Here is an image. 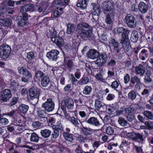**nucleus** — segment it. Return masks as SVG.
<instances>
[{"instance_id": "obj_48", "label": "nucleus", "mask_w": 153, "mask_h": 153, "mask_svg": "<svg viewBox=\"0 0 153 153\" xmlns=\"http://www.w3.org/2000/svg\"><path fill=\"white\" fill-rule=\"evenodd\" d=\"M27 59L29 60H31L35 57V55L33 52H30L27 54Z\"/></svg>"}, {"instance_id": "obj_14", "label": "nucleus", "mask_w": 153, "mask_h": 153, "mask_svg": "<svg viewBox=\"0 0 153 153\" xmlns=\"http://www.w3.org/2000/svg\"><path fill=\"white\" fill-rule=\"evenodd\" d=\"M100 53L95 49H90L87 54L88 58L94 59H97L99 56Z\"/></svg>"}, {"instance_id": "obj_21", "label": "nucleus", "mask_w": 153, "mask_h": 153, "mask_svg": "<svg viewBox=\"0 0 153 153\" xmlns=\"http://www.w3.org/2000/svg\"><path fill=\"white\" fill-rule=\"evenodd\" d=\"M89 0H78L76 4L77 7H80L82 9L86 8L87 3Z\"/></svg>"}, {"instance_id": "obj_28", "label": "nucleus", "mask_w": 153, "mask_h": 153, "mask_svg": "<svg viewBox=\"0 0 153 153\" xmlns=\"http://www.w3.org/2000/svg\"><path fill=\"white\" fill-rule=\"evenodd\" d=\"M131 82L132 84L134 85L136 83V84L138 85H140L142 84L140 81V78H139L136 75H134L132 77L131 79Z\"/></svg>"}, {"instance_id": "obj_58", "label": "nucleus", "mask_w": 153, "mask_h": 153, "mask_svg": "<svg viewBox=\"0 0 153 153\" xmlns=\"http://www.w3.org/2000/svg\"><path fill=\"white\" fill-rule=\"evenodd\" d=\"M25 125L24 124H19L17 126V128L18 130L19 131H22L24 129V126H25Z\"/></svg>"}, {"instance_id": "obj_37", "label": "nucleus", "mask_w": 153, "mask_h": 153, "mask_svg": "<svg viewBox=\"0 0 153 153\" xmlns=\"http://www.w3.org/2000/svg\"><path fill=\"white\" fill-rule=\"evenodd\" d=\"M92 89L90 87L88 86H86L83 91V93L85 95H89L91 92Z\"/></svg>"}, {"instance_id": "obj_46", "label": "nucleus", "mask_w": 153, "mask_h": 153, "mask_svg": "<svg viewBox=\"0 0 153 153\" xmlns=\"http://www.w3.org/2000/svg\"><path fill=\"white\" fill-rule=\"evenodd\" d=\"M8 123V120L5 118H1L0 119V123L2 125H7Z\"/></svg>"}, {"instance_id": "obj_3", "label": "nucleus", "mask_w": 153, "mask_h": 153, "mask_svg": "<svg viewBox=\"0 0 153 153\" xmlns=\"http://www.w3.org/2000/svg\"><path fill=\"white\" fill-rule=\"evenodd\" d=\"M11 49L8 45L3 44L0 46V57L5 59L8 58L10 53Z\"/></svg>"}, {"instance_id": "obj_61", "label": "nucleus", "mask_w": 153, "mask_h": 153, "mask_svg": "<svg viewBox=\"0 0 153 153\" xmlns=\"http://www.w3.org/2000/svg\"><path fill=\"white\" fill-rule=\"evenodd\" d=\"M135 140H137L138 139H139L140 140L142 141H143V137L142 135L140 134L139 133H136L135 134Z\"/></svg>"}, {"instance_id": "obj_16", "label": "nucleus", "mask_w": 153, "mask_h": 153, "mask_svg": "<svg viewBox=\"0 0 153 153\" xmlns=\"http://www.w3.org/2000/svg\"><path fill=\"white\" fill-rule=\"evenodd\" d=\"M109 44L110 47L113 48L116 53H119V48L118 42L114 39H112L109 41Z\"/></svg>"}, {"instance_id": "obj_17", "label": "nucleus", "mask_w": 153, "mask_h": 153, "mask_svg": "<svg viewBox=\"0 0 153 153\" xmlns=\"http://www.w3.org/2000/svg\"><path fill=\"white\" fill-rule=\"evenodd\" d=\"M85 122L89 124L94 125L96 127L100 126L101 125L98 120L96 117H90L88 120H86Z\"/></svg>"}, {"instance_id": "obj_33", "label": "nucleus", "mask_w": 153, "mask_h": 153, "mask_svg": "<svg viewBox=\"0 0 153 153\" xmlns=\"http://www.w3.org/2000/svg\"><path fill=\"white\" fill-rule=\"evenodd\" d=\"M105 105L101 102L100 101L96 100L95 102V108L96 110H99L101 108H105Z\"/></svg>"}, {"instance_id": "obj_38", "label": "nucleus", "mask_w": 153, "mask_h": 153, "mask_svg": "<svg viewBox=\"0 0 153 153\" xmlns=\"http://www.w3.org/2000/svg\"><path fill=\"white\" fill-rule=\"evenodd\" d=\"M136 94L133 90L131 91L128 94V98L132 100H134L136 98Z\"/></svg>"}, {"instance_id": "obj_2", "label": "nucleus", "mask_w": 153, "mask_h": 153, "mask_svg": "<svg viewBox=\"0 0 153 153\" xmlns=\"http://www.w3.org/2000/svg\"><path fill=\"white\" fill-rule=\"evenodd\" d=\"M130 32L128 29L125 28L122 34L120 40V42L124 45L123 46V49L126 51H128L131 48L129 44H125L128 39V35Z\"/></svg>"}, {"instance_id": "obj_23", "label": "nucleus", "mask_w": 153, "mask_h": 153, "mask_svg": "<svg viewBox=\"0 0 153 153\" xmlns=\"http://www.w3.org/2000/svg\"><path fill=\"white\" fill-rule=\"evenodd\" d=\"M149 55V51L145 49H143L140 53V58L142 60H145Z\"/></svg>"}, {"instance_id": "obj_52", "label": "nucleus", "mask_w": 153, "mask_h": 153, "mask_svg": "<svg viewBox=\"0 0 153 153\" xmlns=\"http://www.w3.org/2000/svg\"><path fill=\"white\" fill-rule=\"evenodd\" d=\"M135 134L136 133L133 132L129 133L126 135L128 137L131 138L133 140H135Z\"/></svg>"}, {"instance_id": "obj_50", "label": "nucleus", "mask_w": 153, "mask_h": 153, "mask_svg": "<svg viewBox=\"0 0 153 153\" xmlns=\"http://www.w3.org/2000/svg\"><path fill=\"white\" fill-rule=\"evenodd\" d=\"M119 85V83L117 80H115L112 82L111 87L112 88L116 89L118 88Z\"/></svg>"}, {"instance_id": "obj_13", "label": "nucleus", "mask_w": 153, "mask_h": 153, "mask_svg": "<svg viewBox=\"0 0 153 153\" xmlns=\"http://www.w3.org/2000/svg\"><path fill=\"white\" fill-rule=\"evenodd\" d=\"M59 54V52L58 50L53 49L47 53L46 56L50 59L53 61H56L58 59V55Z\"/></svg>"}, {"instance_id": "obj_60", "label": "nucleus", "mask_w": 153, "mask_h": 153, "mask_svg": "<svg viewBox=\"0 0 153 153\" xmlns=\"http://www.w3.org/2000/svg\"><path fill=\"white\" fill-rule=\"evenodd\" d=\"M18 100L17 97H13L12 99L11 102L10 104V105L12 106L15 105L17 103Z\"/></svg>"}, {"instance_id": "obj_47", "label": "nucleus", "mask_w": 153, "mask_h": 153, "mask_svg": "<svg viewBox=\"0 0 153 153\" xmlns=\"http://www.w3.org/2000/svg\"><path fill=\"white\" fill-rule=\"evenodd\" d=\"M91 5L93 7V9L94 12H99L100 10L99 9V6L98 4H96L94 3H92Z\"/></svg>"}, {"instance_id": "obj_5", "label": "nucleus", "mask_w": 153, "mask_h": 153, "mask_svg": "<svg viewBox=\"0 0 153 153\" xmlns=\"http://www.w3.org/2000/svg\"><path fill=\"white\" fill-rule=\"evenodd\" d=\"M102 8L104 13L106 14H111L114 11L113 6L109 1L103 2L102 5Z\"/></svg>"}, {"instance_id": "obj_12", "label": "nucleus", "mask_w": 153, "mask_h": 153, "mask_svg": "<svg viewBox=\"0 0 153 153\" xmlns=\"http://www.w3.org/2000/svg\"><path fill=\"white\" fill-rule=\"evenodd\" d=\"M51 40L59 47H62L64 44L62 39L61 37L56 36L54 33L51 36Z\"/></svg>"}, {"instance_id": "obj_27", "label": "nucleus", "mask_w": 153, "mask_h": 153, "mask_svg": "<svg viewBox=\"0 0 153 153\" xmlns=\"http://www.w3.org/2000/svg\"><path fill=\"white\" fill-rule=\"evenodd\" d=\"M74 25L71 23H68L67 25L66 33L68 34H71L73 33L75 30Z\"/></svg>"}, {"instance_id": "obj_57", "label": "nucleus", "mask_w": 153, "mask_h": 153, "mask_svg": "<svg viewBox=\"0 0 153 153\" xmlns=\"http://www.w3.org/2000/svg\"><path fill=\"white\" fill-rule=\"evenodd\" d=\"M130 79V77L129 75L127 74L124 76V82L125 84L128 83Z\"/></svg>"}, {"instance_id": "obj_39", "label": "nucleus", "mask_w": 153, "mask_h": 153, "mask_svg": "<svg viewBox=\"0 0 153 153\" xmlns=\"http://www.w3.org/2000/svg\"><path fill=\"white\" fill-rule=\"evenodd\" d=\"M143 114L148 119L150 120H153V115L150 111H146L143 113Z\"/></svg>"}, {"instance_id": "obj_40", "label": "nucleus", "mask_w": 153, "mask_h": 153, "mask_svg": "<svg viewBox=\"0 0 153 153\" xmlns=\"http://www.w3.org/2000/svg\"><path fill=\"white\" fill-rule=\"evenodd\" d=\"M78 140L80 143H84L87 140V138L82 135H79L77 137Z\"/></svg>"}, {"instance_id": "obj_36", "label": "nucleus", "mask_w": 153, "mask_h": 153, "mask_svg": "<svg viewBox=\"0 0 153 153\" xmlns=\"http://www.w3.org/2000/svg\"><path fill=\"white\" fill-rule=\"evenodd\" d=\"M118 122L120 125L123 126H128L129 125L127 121L122 117L119 118L118 120Z\"/></svg>"}, {"instance_id": "obj_24", "label": "nucleus", "mask_w": 153, "mask_h": 153, "mask_svg": "<svg viewBox=\"0 0 153 153\" xmlns=\"http://www.w3.org/2000/svg\"><path fill=\"white\" fill-rule=\"evenodd\" d=\"M130 39L131 41L133 42H136L137 41L138 39V35L137 31L133 30L132 31Z\"/></svg>"}, {"instance_id": "obj_1", "label": "nucleus", "mask_w": 153, "mask_h": 153, "mask_svg": "<svg viewBox=\"0 0 153 153\" xmlns=\"http://www.w3.org/2000/svg\"><path fill=\"white\" fill-rule=\"evenodd\" d=\"M92 30V27L85 23L79 24L77 26L76 30L77 32L84 39L91 36Z\"/></svg>"}, {"instance_id": "obj_55", "label": "nucleus", "mask_w": 153, "mask_h": 153, "mask_svg": "<svg viewBox=\"0 0 153 153\" xmlns=\"http://www.w3.org/2000/svg\"><path fill=\"white\" fill-rule=\"evenodd\" d=\"M59 134L58 130L57 129H55L54 130L53 132L52 133V135L53 137L54 138H57Z\"/></svg>"}, {"instance_id": "obj_6", "label": "nucleus", "mask_w": 153, "mask_h": 153, "mask_svg": "<svg viewBox=\"0 0 153 153\" xmlns=\"http://www.w3.org/2000/svg\"><path fill=\"white\" fill-rule=\"evenodd\" d=\"M125 21L129 27L134 28L136 26L137 22L135 18L130 14H128L126 16Z\"/></svg>"}, {"instance_id": "obj_54", "label": "nucleus", "mask_w": 153, "mask_h": 153, "mask_svg": "<svg viewBox=\"0 0 153 153\" xmlns=\"http://www.w3.org/2000/svg\"><path fill=\"white\" fill-rule=\"evenodd\" d=\"M44 10V5L42 3H40L38 6L37 10L39 13L42 12Z\"/></svg>"}, {"instance_id": "obj_32", "label": "nucleus", "mask_w": 153, "mask_h": 153, "mask_svg": "<svg viewBox=\"0 0 153 153\" xmlns=\"http://www.w3.org/2000/svg\"><path fill=\"white\" fill-rule=\"evenodd\" d=\"M35 77L38 80L40 81L41 79L45 76V74L42 72L40 71H37L35 72Z\"/></svg>"}, {"instance_id": "obj_53", "label": "nucleus", "mask_w": 153, "mask_h": 153, "mask_svg": "<svg viewBox=\"0 0 153 153\" xmlns=\"http://www.w3.org/2000/svg\"><path fill=\"white\" fill-rule=\"evenodd\" d=\"M81 84L84 85L88 83L89 81V79L88 77H85L82 78L81 79Z\"/></svg>"}, {"instance_id": "obj_44", "label": "nucleus", "mask_w": 153, "mask_h": 153, "mask_svg": "<svg viewBox=\"0 0 153 153\" xmlns=\"http://www.w3.org/2000/svg\"><path fill=\"white\" fill-rule=\"evenodd\" d=\"M152 81V79L149 75H146L145 76L144 78V82L146 84L151 83Z\"/></svg>"}, {"instance_id": "obj_11", "label": "nucleus", "mask_w": 153, "mask_h": 153, "mask_svg": "<svg viewBox=\"0 0 153 153\" xmlns=\"http://www.w3.org/2000/svg\"><path fill=\"white\" fill-rule=\"evenodd\" d=\"M99 58L95 62V64L99 66H101L104 64L107 60V54L104 53H101L99 55Z\"/></svg>"}, {"instance_id": "obj_26", "label": "nucleus", "mask_w": 153, "mask_h": 153, "mask_svg": "<svg viewBox=\"0 0 153 153\" xmlns=\"http://www.w3.org/2000/svg\"><path fill=\"white\" fill-rule=\"evenodd\" d=\"M51 131L48 129H45L41 130L40 131L41 135L44 138H48L50 135Z\"/></svg>"}, {"instance_id": "obj_20", "label": "nucleus", "mask_w": 153, "mask_h": 153, "mask_svg": "<svg viewBox=\"0 0 153 153\" xmlns=\"http://www.w3.org/2000/svg\"><path fill=\"white\" fill-rule=\"evenodd\" d=\"M138 9L142 13H144L147 11L148 7L147 5L143 2H140L138 6Z\"/></svg>"}, {"instance_id": "obj_8", "label": "nucleus", "mask_w": 153, "mask_h": 153, "mask_svg": "<svg viewBox=\"0 0 153 153\" xmlns=\"http://www.w3.org/2000/svg\"><path fill=\"white\" fill-rule=\"evenodd\" d=\"M74 105V102L71 98H66L62 100L61 108L63 111L65 110L64 106L67 107L68 109H72Z\"/></svg>"}, {"instance_id": "obj_29", "label": "nucleus", "mask_w": 153, "mask_h": 153, "mask_svg": "<svg viewBox=\"0 0 153 153\" xmlns=\"http://www.w3.org/2000/svg\"><path fill=\"white\" fill-rule=\"evenodd\" d=\"M105 108L106 109V111L109 114H114L116 111V109L110 105H105Z\"/></svg>"}, {"instance_id": "obj_4", "label": "nucleus", "mask_w": 153, "mask_h": 153, "mask_svg": "<svg viewBox=\"0 0 153 153\" xmlns=\"http://www.w3.org/2000/svg\"><path fill=\"white\" fill-rule=\"evenodd\" d=\"M18 69L19 74L23 75L21 79L22 82H27L28 79L32 77L31 73L26 68L23 67H19Z\"/></svg>"}, {"instance_id": "obj_30", "label": "nucleus", "mask_w": 153, "mask_h": 153, "mask_svg": "<svg viewBox=\"0 0 153 153\" xmlns=\"http://www.w3.org/2000/svg\"><path fill=\"white\" fill-rule=\"evenodd\" d=\"M18 108L21 112L23 113H26L28 109L29 106L25 104H21L19 106Z\"/></svg>"}, {"instance_id": "obj_59", "label": "nucleus", "mask_w": 153, "mask_h": 153, "mask_svg": "<svg viewBox=\"0 0 153 153\" xmlns=\"http://www.w3.org/2000/svg\"><path fill=\"white\" fill-rule=\"evenodd\" d=\"M126 119L128 121L131 122L134 119V117L133 114H129L126 117Z\"/></svg>"}, {"instance_id": "obj_64", "label": "nucleus", "mask_w": 153, "mask_h": 153, "mask_svg": "<svg viewBox=\"0 0 153 153\" xmlns=\"http://www.w3.org/2000/svg\"><path fill=\"white\" fill-rule=\"evenodd\" d=\"M129 145V143L126 141H122L121 144L120 146L121 148H123L127 147Z\"/></svg>"}, {"instance_id": "obj_42", "label": "nucleus", "mask_w": 153, "mask_h": 153, "mask_svg": "<svg viewBox=\"0 0 153 153\" xmlns=\"http://www.w3.org/2000/svg\"><path fill=\"white\" fill-rule=\"evenodd\" d=\"M96 79L99 81L103 82L105 80L102 75L100 73H98L95 76Z\"/></svg>"}, {"instance_id": "obj_35", "label": "nucleus", "mask_w": 153, "mask_h": 153, "mask_svg": "<svg viewBox=\"0 0 153 153\" xmlns=\"http://www.w3.org/2000/svg\"><path fill=\"white\" fill-rule=\"evenodd\" d=\"M39 139V137L36 133H32L31 134L30 140L32 142L37 143L38 142Z\"/></svg>"}, {"instance_id": "obj_45", "label": "nucleus", "mask_w": 153, "mask_h": 153, "mask_svg": "<svg viewBox=\"0 0 153 153\" xmlns=\"http://www.w3.org/2000/svg\"><path fill=\"white\" fill-rule=\"evenodd\" d=\"M114 132V130L113 128L111 126H108L106 129V133L108 135L112 134Z\"/></svg>"}, {"instance_id": "obj_56", "label": "nucleus", "mask_w": 153, "mask_h": 153, "mask_svg": "<svg viewBox=\"0 0 153 153\" xmlns=\"http://www.w3.org/2000/svg\"><path fill=\"white\" fill-rule=\"evenodd\" d=\"M67 66L70 69H72L74 67V65L71 60H69L67 63Z\"/></svg>"}, {"instance_id": "obj_43", "label": "nucleus", "mask_w": 153, "mask_h": 153, "mask_svg": "<svg viewBox=\"0 0 153 153\" xmlns=\"http://www.w3.org/2000/svg\"><path fill=\"white\" fill-rule=\"evenodd\" d=\"M124 110L125 112L129 114L133 113L134 111V109L133 107H128L125 108Z\"/></svg>"}, {"instance_id": "obj_7", "label": "nucleus", "mask_w": 153, "mask_h": 153, "mask_svg": "<svg viewBox=\"0 0 153 153\" xmlns=\"http://www.w3.org/2000/svg\"><path fill=\"white\" fill-rule=\"evenodd\" d=\"M42 107L45 111L49 112L53 110L54 108V103L51 99H48L47 101L42 104Z\"/></svg>"}, {"instance_id": "obj_41", "label": "nucleus", "mask_w": 153, "mask_h": 153, "mask_svg": "<svg viewBox=\"0 0 153 153\" xmlns=\"http://www.w3.org/2000/svg\"><path fill=\"white\" fill-rule=\"evenodd\" d=\"M43 123H44V122L43 121L42 123H40L38 121H34L32 125L35 128H37L41 127L42 126Z\"/></svg>"}, {"instance_id": "obj_34", "label": "nucleus", "mask_w": 153, "mask_h": 153, "mask_svg": "<svg viewBox=\"0 0 153 153\" xmlns=\"http://www.w3.org/2000/svg\"><path fill=\"white\" fill-rule=\"evenodd\" d=\"M63 137L65 139L70 142H71L73 140L72 134H71L64 132L63 133Z\"/></svg>"}, {"instance_id": "obj_18", "label": "nucleus", "mask_w": 153, "mask_h": 153, "mask_svg": "<svg viewBox=\"0 0 153 153\" xmlns=\"http://www.w3.org/2000/svg\"><path fill=\"white\" fill-rule=\"evenodd\" d=\"M81 132L85 135L87 136L91 135L94 130L89 128H87L84 126L80 128Z\"/></svg>"}, {"instance_id": "obj_10", "label": "nucleus", "mask_w": 153, "mask_h": 153, "mask_svg": "<svg viewBox=\"0 0 153 153\" xmlns=\"http://www.w3.org/2000/svg\"><path fill=\"white\" fill-rule=\"evenodd\" d=\"M29 92L31 99L36 98L38 100L40 94L39 89L36 87H32L29 89Z\"/></svg>"}, {"instance_id": "obj_49", "label": "nucleus", "mask_w": 153, "mask_h": 153, "mask_svg": "<svg viewBox=\"0 0 153 153\" xmlns=\"http://www.w3.org/2000/svg\"><path fill=\"white\" fill-rule=\"evenodd\" d=\"M70 75L71 77V82L72 84L76 85L78 83V81L73 74H71Z\"/></svg>"}, {"instance_id": "obj_31", "label": "nucleus", "mask_w": 153, "mask_h": 153, "mask_svg": "<svg viewBox=\"0 0 153 153\" xmlns=\"http://www.w3.org/2000/svg\"><path fill=\"white\" fill-rule=\"evenodd\" d=\"M69 120L71 123L75 126H78L79 125L80 121L74 116L69 118Z\"/></svg>"}, {"instance_id": "obj_63", "label": "nucleus", "mask_w": 153, "mask_h": 153, "mask_svg": "<svg viewBox=\"0 0 153 153\" xmlns=\"http://www.w3.org/2000/svg\"><path fill=\"white\" fill-rule=\"evenodd\" d=\"M114 97L115 96L114 94H109L106 97V99L107 100L110 101L113 100Z\"/></svg>"}, {"instance_id": "obj_62", "label": "nucleus", "mask_w": 153, "mask_h": 153, "mask_svg": "<svg viewBox=\"0 0 153 153\" xmlns=\"http://www.w3.org/2000/svg\"><path fill=\"white\" fill-rule=\"evenodd\" d=\"M6 1L7 2V5L8 6L10 7H13L14 6L15 1L12 0H6Z\"/></svg>"}, {"instance_id": "obj_15", "label": "nucleus", "mask_w": 153, "mask_h": 153, "mask_svg": "<svg viewBox=\"0 0 153 153\" xmlns=\"http://www.w3.org/2000/svg\"><path fill=\"white\" fill-rule=\"evenodd\" d=\"M135 70L136 74L139 75L140 76H143L146 71L145 67L141 64L135 67Z\"/></svg>"}, {"instance_id": "obj_19", "label": "nucleus", "mask_w": 153, "mask_h": 153, "mask_svg": "<svg viewBox=\"0 0 153 153\" xmlns=\"http://www.w3.org/2000/svg\"><path fill=\"white\" fill-rule=\"evenodd\" d=\"M35 6L33 5H25L21 9L20 11L21 12H25L30 11L32 12L35 10Z\"/></svg>"}, {"instance_id": "obj_9", "label": "nucleus", "mask_w": 153, "mask_h": 153, "mask_svg": "<svg viewBox=\"0 0 153 153\" xmlns=\"http://www.w3.org/2000/svg\"><path fill=\"white\" fill-rule=\"evenodd\" d=\"M1 93V100L4 102L7 101L12 97L11 91L9 89H4Z\"/></svg>"}, {"instance_id": "obj_25", "label": "nucleus", "mask_w": 153, "mask_h": 153, "mask_svg": "<svg viewBox=\"0 0 153 153\" xmlns=\"http://www.w3.org/2000/svg\"><path fill=\"white\" fill-rule=\"evenodd\" d=\"M40 81L41 85L43 87H47L49 85L50 82L49 77L46 76H44Z\"/></svg>"}, {"instance_id": "obj_51", "label": "nucleus", "mask_w": 153, "mask_h": 153, "mask_svg": "<svg viewBox=\"0 0 153 153\" xmlns=\"http://www.w3.org/2000/svg\"><path fill=\"white\" fill-rule=\"evenodd\" d=\"M144 124L148 129H153V125L150 122L146 121L145 122Z\"/></svg>"}, {"instance_id": "obj_22", "label": "nucleus", "mask_w": 153, "mask_h": 153, "mask_svg": "<svg viewBox=\"0 0 153 153\" xmlns=\"http://www.w3.org/2000/svg\"><path fill=\"white\" fill-rule=\"evenodd\" d=\"M37 114L39 117L43 119V122L47 121V118L46 117L47 113L44 110H39L37 112Z\"/></svg>"}]
</instances>
